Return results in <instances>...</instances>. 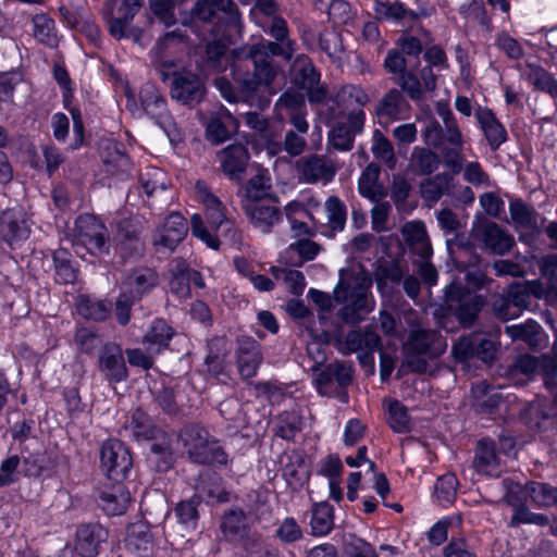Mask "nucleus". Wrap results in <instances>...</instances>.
Returning <instances> with one entry per match:
<instances>
[{"instance_id": "obj_1", "label": "nucleus", "mask_w": 557, "mask_h": 557, "mask_svg": "<svg viewBox=\"0 0 557 557\" xmlns=\"http://www.w3.org/2000/svg\"><path fill=\"white\" fill-rule=\"evenodd\" d=\"M296 51L295 41L265 40L242 48L232 65V76L246 101H251L273 84L277 70L272 57L290 61Z\"/></svg>"}, {"instance_id": "obj_2", "label": "nucleus", "mask_w": 557, "mask_h": 557, "mask_svg": "<svg viewBox=\"0 0 557 557\" xmlns=\"http://www.w3.org/2000/svg\"><path fill=\"white\" fill-rule=\"evenodd\" d=\"M422 137L428 146L441 152L445 166L453 174L461 172L465 137L458 122L441 124L437 120L431 119L422 131Z\"/></svg>"}, {"instance_id": "obj_3", "label": "nucleus", "mask_w": 557, "mask_h": 557, "mask_svg": "<svg viewBox=\"0 0 557 557\" xmlns=\"http://www.w3.org/2000/svg\"><path fill=\"white\" fill-rule=\"evenodd\" d=\"M180 442L191 462L225 466L227 455L214 436L199 424H188L180 433Z\"/></svg>"}, {"instance_id": "obj_4", "label": "nucleus", "mask_w": 557, "mask_h": 557, "mask_svg": "<svg viewBox=\"0 0 557 557\" xmlns=\"http://www.w3.org/2000/svg\"><path fill=\"white\" fill-rule=\"evenodd\" d=\"M72 246L82 258H84L83 251L94 257L109 255L111 245L107 226L92 214H81L75 220Z\"/></svg>"}, {"instance_id": "obj_5", "label": "nucleus", "mask_w": 557, "mask_h": 557, "mask_svg": "<svg viewBox=\"0 0 557 557\" xmlns=\"http://www.w3.org/2000/svg\"><path fill=\"white\" fill-rule=\"evenodd\" d=\"M334 298L338 304L345 306L338 311V315L346 323H358L363 315L371 310L368 289L357 283L350 286L343 281L334 288Z\"/></svg>"}, {"instance_id": "obj_6", "label": "nucleus", "mask_w": 557, "mask_h": 557, "mask_svg": "<svg viewBox=\"0 0 557 557\" xmlns=\"http://www.w3.org/2000/svg\"><path fill=\"white\" fill-rule=\"evenodd\" d=\"M445 299L456 306V317L463 325H471L485 304L482 295L470 292L460 282L453 281L444 289Z\"/></svg>"}, {"instance_id": "obj_7", "label": "nucleus", "mask_w": 557, "mask_h": 557, "mask_svg": "<svg viewBox=\"0 0 557 557\" xmlns=\"http://www.w3.org/2000/svg\"><path fill=\"white\" fill-rule=\"evenodd\" d=\"M100 460L106 475L116 483L125 480L133 467L129 450L117 440H109L102 444Z\"/></svg>"}, {"instance_id": "obj_8", "label": "nucleus", "mask_w": 557, "mask_h": 557, "mask_svg": "<svg viewBox=\"0 0 557 557\" xmlns=\"http://www.w3.org/2000/svg\"><path fill=\"white\" fill-rule=\"evenodd\" d=\"M139 97L146 114L166 133L171 141H180L181 135L168 111L166 101L158 89L152 85L146 86L140 90Z\"/></svg>"}, {"instance_id": "obj_9", "label": "nucleus", "mask_w": 557, "mask_h": 557, "mask_svg": "<svg viewBox=\"0 0 557 557\" xmlns=\"http://www.w3.org/2000/svg\"><path fill=\"white\" fill-rule=\"evenodd\" d=\"M451 255L457 270L463 273V280L469 287L480 289L490 282L486 276L487 263L470 246H459Z\"/></svg>"}, {"instance_id": "obj_10", "label": "nucleus", "mask_w": 557, "mask_h": 557, "mask_svg": "<svg viewBox=\"0 0 557 557\" xmlns=\"http://www.w3.org/2000/svg\"><path fill=\"white\" fill-rule=\"evenodd\" d=\"M143 225L137 219H123L117 223L116 232L113 236V246L123 259L139 257L145 249L141 239Z\"/></svg>"}, {"instance_id": "obj_11", "label": "nucleus", "mask_w": 557, "mask_h": 557, "mask_svg": "<svg viewBox=\"0 0 557 557\" xmlns=\"http://www.w3.org/2000/svg\"><path fill=\"white\" fill-rule=\"evenodd\" d=\"M366 114L363 110L349 111L346 122L336 123L329 132L327 148L337 151H350L356 135L363 129Z\"/></svg>"}, {"instance_id": "obj_12", "label": "nucleus", "mask_w": 557, "mask_h": 557, "mask_svg": "<svg viewBox=\"0 0 557 557\" xmlns=\"http://www.w3.org/2000/svg\"><path fill=\"white\" fill-rule=\"evenodd\" d=\"M472 237L493 255L504 256L515 245V238L496 222L483 221L472 228Z\"/></svg>"}, {"instance_id": "obj_13", "label": "nucleus", "mask_w": 557, "mask_h": 557, "mask_svg": "<svg viewBox=\"0 0 557 557\" xmlns=\"http://www.w3.org/2000/svg\"><path fill=\"white\" fill-rule=\"evenodd\" d=\"M297 170L301 182L307 184H327L336 175L337 169L333 160L323 154H308L297 161Z\"/></svg>"}, {"instance_id": "obj_14", "label": "nucleus", "mask_w": 557, "mask_h": 557, "mask_svg": "<svg viewBox=\"0 0 557 557\" xmlns=\"http://www.w3.org/2000/svg\"><path fill=\"white\" fill-rule=\"evenodd\" d=\"M188 226L185 218L178 212L170 213L162 225L152 235V245L160 251L172 252L185 238Z\"/></svg>"}, {"instance_id": "obj_15", "label": "nucleus", "mask_w": 557, "mask_h": 557, "mask_svg": "<svg viewBox=\"0 0 557 557\" xmlns=\"http://www.w3.org/2000/svg\"><path fill=\"white\" fill-rule=\"evenodd\" d=\"M352 381V368L344 362L329 363L319 370L314 377L318 393L322 396H332L337 387H346Z\"/></svg>"}, {"instance_id": "obj_16", "label": "nucleus", "mask_w": 557, "mask_h": 557, "mask_svg": "<svg viewBox=\"0 0 557 557\" xmlns=\"http://www.w3.org/2000/svg\"><path fill=\"white\" fill-rule=\"evenodd\" d=\"M98 369L111 383H120L127 379V367L120 345L106 343L102 346L98 356Z\"/></svg>"}, {"instance_id": "obj_17", "label": "nucleus", "mask_w": 557, "mask_h": 557, "mask_svg": "<svg viewBox=\"0 0 557 557\" xmlns=\"http://www.w3.org/2000/svg\"><path fill=\"white\" fill-rule=\"evenodd\" d=\"M203 81L196 74L185 72L174 75L171 84V97L177 102L194 107L205 96Z\"/></svg>"}, {"instance_id": "obj_18", "label": "nucleus", "mask_w": 557, "mask_h": 557, "mask_svg": "<svg viewBox=\"0 0 557 557\" xmlns=\"http://www.w3.org/2000/svg\"><path fill=\"white\" fill-rule=\"evenodd\" d=\"M381 346V337L374 331L366 329L363 332H348L345 339L338 343V351L343 355L360 351L358 358L361 363H366L372 352L379 350Z\"/></svg>"}, {"instance_id": "obj_19", "label": "nucleus", "mask_w": 557, "mask_h": 557, "mask_svg": "<svg viewBox=\"0 0 557 557\" xmlns=\"http://www.w3.org/2000/svg\"><path fill=\"white\" fill-rule=\"evenodd\" d=\"M159 283L157 272L150 268L139 267L129 270L121 283V292L131 299L139 301Z\"/></svg>"}, {"instance_id": "obj_20", "label": "nucleus", "mask_w": 557, "mask_h": 557, "mask_svg": "<svg viewBox=\"0 0 557 557\" xmlns=\"http://www.w3.org/2000/svg\"><path fill=\"white\" fill-rule=\"evenodd\" d=\"M406 348L424 354L428 358L433 359L445 351L446 342L437 331L424 329L417 324L410 327Z\"/></svg>"}, {"instance_id": "obj_21", "label": "nucleus", "mask_w": 557, "mask_h": 557, "mask_svg": "<svg viewBox=\"0 0 557 557\" xmlns=\"http://www.w3.org/2000/svg\"><path fill=\"white\" fill-rule=\"evenodd\" d=\"M30 227L21 208L4 210L0 215V236L11 247L28 238Z\"/></svg>"}, {"instance_id": "obj_22", "label": "nucleus", "mask_w": 557, "mask_h": 557, "mask_svg": "<svg viewBox=\"0 0 557 557\" xmlns=\"http://www.w3.org/2000/svg\"><path fill=\"white\" fill-rule=\"evenodd\" d=\"M472 467L475 473L481 476L497 478L502 474L503 465L494 441L483 438L478 442Z\"/></svg>"}, {"instance_id": "obj_23", "label": "nucleus", "mask_w": 557, "mask_h": 557, "mask_svg": "<svg viewBox=\"0 0 557 557\" xmlns=\"http://www.w3.org/2000/svg\"><path fill=\"white\" fill-rule=\"evenodd\" d=\"M234 4L232 0H197L194 4L188 20L182 23L197 32L198 23L211 25L218 12H232Z\"/></svg>"}, {"instance_id": "obj_24", "label": "nucleus", "mask_w": 557, "mask_h": 557, "mask_svg": "<svg viewBox=\"0 0 557 557\" xmlns=\"http://www.w3.org/2000/svg\"><path fill=\"white\" fill-rule=\"evenodd\" d=\"M161 433L162 431L152 424L149 416L141 409L134 410L126 418L120 430V434L123 437H128L136 442L154 440Z\"/></svg>"}, {"instance_id": "obj_25", "label": "nucleus", "mask_w": 557, "mask_h": 557, "mask_svg": "<svg viewBox=\"0 0 557 557\" xmlns=\"http://www.w3.org/2000/svg\"><path fill=\"white\" fill-rule=\"evenodd\" d=\"M474 115L490 148L496 151L508 139L506 128L487 107L479 104Z\"/></svg>"}, {"instance_id": "obj_26", "label": "nucleus", "mask_w": 557, "mask_h": 557, "mask_svg": "<svg viewBox=\"0 0 557 557\" xmlns=\"http://www.w3.org/2000/svg\"><path fill=\"white\" fill-rule=\"evenodd\" d=\"M107 537L108 532L100 524H82L76 531L75 550L83 557H95L99 554V547Z\"/></svg>"}, {"instance_id": "obj_27", "label": "nucleus", "mask_w": 557, "mask_h": 557, "mask_svg": "<svg viewBox=\"0 0 557 557\" xmlns=\"http://www.w3.org/2000/svg\"><path fill=\"white\" fill-rule=\"evenodd\" d=\"M218 158L225 175L231 180H242L249 159V153L244 145H230L219 152Z\"/></svg>"}, {"instance_id": "obj_28", "label": "nucleus", "mask_w": 557, "mask_h": 557, "mask_svg": "<svg viewBox=\"0 0 557 557\" xmlns=\"http://www.w3.org/2000/svg\"><path fill=\"white\" fill-rule=\"evenodd\" d=\"M129 500V492L121 482L106 486L99 492L97 497L99 507L109 516L123 515L128 507Z\"/></svg>"}, {"instance_id": "obj_29", "label": "nucleus", "mask_w": 557, "mask_h": 557, "mask_svg": "<svg viewBox=\"0 0 557 557\" xmlns=\"http://www.w3.org/2000/svg\"><path fill=\"white\" fill-rule=\"evenodd\" d=\"M260 345L252 339L242 342L236 351L237 370L243 380L253 377L262 362Z\"/></svg>"}, {"instance_id": "obj_30", "label": "nucleus", "mask_w": 557, "mask_h": 557, "mask_svg": "<svg viewBox=\"0 0 557 557\" xmlns=\"http://www.w3.org/2000/svg\"><path fill=\"white\" fill-rule=\"evenodd\" d=\"M271 200L244 205L243 210L255 227L263 233L271 232V228L281 220L278 208L271 203Z\"/></svg>"}, {"instance_id": "obj_31", "label": "nucleus", "mask_w": 557, "mask_h": 557, "mask_svg": "<svg viewBox=\"0 0 557 557\" xmlns=\"http://www.w3.org/2000/svg\"><path fill=\"white\" fill-rule=\"evenodd\" d=\"M152 441L147 456L148 462L156 471L165 472L173 467L175 460L172 438L162 432Z\"/></svg>"}, {"instance_id": "obj_32", "label": "nucleus", "mask_w": 557, "mask_h": 557, "mask_svg": "<svg viewBox=\"0 0 557 557\" xmlns=\"http://www.w3.org/2000/svg\"><path fill=\"white\" fill-rule=\"evenodd\" d=\"M125 547L137 557H151L154 544L149 528L144 523L133 524L128 529Z\"/></svg>"}, {"instance_id": "obj_33", "label": "nucleus", "mask_w": 557, "mask_h": 557, "mask_svg": "<svg viewBox=\"0 0 557 557\" xmlns=\"http://www.w3.org/2000/svg\"><path fill=\"white\" fill-rule=\"evenodd\" d=\"M77 313L86 320L106 321L112 312V304L90 295H79L75 302Z\"/></svg>"}, {"instance_id": "obj_34", "label": "nucleus", "mask_w": 557, "mask_h": 557, "mask_svg": "<svg viewBox=\"0 0 557 557\" xmlns=\"http://www.w3.org/2000/svg\"><path fill=\"white\" fill-rule=\"evenodd\" d=\"M220 529L226 541L237 542L251 527L247 513L242 508H232L224 512Z\"/></svg>"}, {"instance_id": "obj_35", "label": "nucleus", "mask_w": 557, "mask_h": 557, "mask_svg": "<svg viewBox=\"0 0 557 557\" xmlns=\"http://www.w3.org/2000/svg\"><path fill=\"white\" fill-rule=\"evenodd\" d=\"M173 335V329L163 319H156L146 332L143 344L148 352L159 354L169 346Z\"/></svg>"}, {"instance_id": "obj_36", "label": "nucleus", "mask_w": 557, "mask_h": 557, "mask_svg": "<svg viewBox=\"0 0 557 557\" xmlns=\"http://www.w3.org/2000/svg\"><path fill=\"white\" fill-rule=\"evenodd\" d=\"M523 75L535 89L546 92L554 99H557V79L543 66L527 61L523 69Z\"/></svg>"}, {"instance_id": "obj_37", "label": "nucleus", "mask_w": 557, "mask_h": 557, "mask_svg": "<svg viewBox=\"0 0 557 557\" xmlns=\"http://www.w3.org/2000/svg\"><path fill=\"white\" fill-rule=\"evenodd\" d=\"M270 180L263 174H257L251 177L248 183L238 190L242 207L250 202V205L270 200L271 197Z\"/></svg>"}, {"instance_id": "obj_38", "label": "nucleus", "mask_w": 557, "mask_h": 557, "mask_svg": "<svg viewBox=\"0 0 557 557\" xmlns=\"http://www.w3.org/2000/svg\"><path fill=\"white\" fill-rule=\"evenodd\" d=\"M310 528L314 536L327 535L334 528V508L327 502L312 505L310 510Z\"/></svg>"}, {"instance_id": "obj_39", "label": "nucleus", "mask_w": 557, "mask_h": 557, "mask_svg": "<svg viewBox=\"0 0 557 557\" xmlns=\"http://www.w3.org/2000/svg\"><path fill=\"white\" fill-rule=\"evenodd\" d=\"M440 156L430 148L414 147L409 159V166L414 174L430 175L440 166Z\"/></svg>"}, {"instance_id": "obj_40", "label": "nucleus", "mask_w": 557, "mask_h": 557, "mask_svg": "<svg viewBox=\"0 0 557 557\" xmlns=\"http://www.w3.org/2000/svg\"><path fill=\"white\" fill-rule=\"evenodd\" d=\"M334 101L343 113L346 110H363L369 102L367 92L358 85H345L335 95Z\"/></svg>"}, {"instance_id": "obj_41", "label": "nucleus", "mask_w": 557, "mask_h": 557, "mask_svg": "<svg viewBox=\"0 0 557 557\" xmlns=\"http://www.w3.org/2000/svg\"><path fill=\"white\" fill-rule=\"evenodd\" d=\"M324 208L327 219V231L324 234L333 237L345 228L347 209L345 203L336 196H330L324 203Z\"/></svg>"}, {"instance_id": "obj_42", "label": "nucleus", "mask_w": 557, "mask_h": 557, "mask_svg": "<svg viewBox=\"0 0 557 557\" xmlns=\"http://www.w3.org/2000/svg\"><path fill=\"white\" fill-rule=\"evenodd\" d=\"M509 214L517 231L531 230L536 226L537 212L521 199H512L509 202Z\"/></svg>"}, {"instance_id": "obj_43", "label": "nucleus", "mask_w": 557, "mask_h": 557, "mask_svg": "<svg viewBox=\"0 0 557 557\" xmlns=\"http://www.w3.org/2000/svg\"><path fill=\"white\" fill-rule=\"evenodd\" d=\"M54 268V281L59 284H73L77 272L72 264V256L69 250L59 248L52 252Z\"/></svg>"}, {"instance_id": "obj_44", "label": "nucleus", "mask_w": 557, "mask_h": 557, "mask_svg": "<svg viewBox=\"0 0 557 557\" xmlns=\"http://www.w3.org/2000/svg\"><path fill=\"white\" fill-rule=\"evenodd\" d=\"M373 11L377 20L393 23H403L409 21V9L405 3L396 0H374Z\"/></svg>"}, {"instance_id": "obj_45", "label": "nucleus", "mask_w": 557, "mask_h": 557, "mask_svg": "<svg viewBox=\"0 0 557 557\" xmlns=\"http://www.w3.org/2000/svg\"><path fill=\"white\" fill-rule=\"evenodd\" d=\"M406 106L407 102L403 92L396 88H392L380 100L376 108V114L380 117L396 120L403 113Z\"/></svg>"}, {"instance_id": "obj_46", "label": "nucleus", "mask_w": 557, "mask_h": 557, "mask_svg": "<svg viewBox=\"0 0 557 557\" xmlns=\"http://www.w3.org/2000/svg\"><path fill=\"white\" fill-rule=\"evenodd\" d=\"M529 500L539 508L557 507V487L543 482L528 483Z\"/></svg>"}, {"instance_id": "obj_47", "label": "nucleus", "mask_w": 557, "mask_h": 557, "mask_svg": "<svg viewBox=\"0 0 557 557\" xmlns=\"http://www.w3.org/2000/svg\"><path fill=\"white\" fill-rule=\"evenodd\" d=\"M301 431V417L295 411H283L275 419L274 435L293 441Z\"/></svg>"}, {"instance_id": "obj_48", "label": "nucleus", "mask_w": 557, "mask_h": 557, "mask_svg": "<svg viewBox=\"0 0 557 557\" xmlns=\"http://www.w3.org/2000/svg\"><path fill=\"white\" fill-rule=\"evenodd\" d=\"M73 343L79 352L86 355L94 354L104 345L101 335L96 330L86 326L76 329Z\"/></svg>"}, {"instance_id": "obj_49", "label": "nucleus", "mask_w": 557, "mask_h": 557, "mask_svg": "<svg viewBox=\"0 0 557 557\" xmlns=\"http://www.w3.org/2000/svg\"><path fill=\"white\" fill-rule=\"evenodd\" d=\"M295 82L302 89L312 88L320 83V73L306 55H299L294 64Z\"/></svg>"}, {"instance_id": "obj_50", "label": "nucleus", "mask_w": 557, "mask_h": 557, "mask_svg": "<svg viewBox=\"0 0 557 557\" xmlns=\"http://www.w3.org/2000/svg\"><path fill=\"white\" fill-rule=\"evenodd\" d=\"M34 37L41 44L54 47L58 44V36L54 28V21L47 14H37L33 17Z\"/></svg>"}, {"instance_id": "obj_51", "label": "nucleus", "mask_w": 557, "mask_h": 557, "mask_svg": "<svg viewBox=\"0 0 557 557\" xmlns=\"http://www.w3.org/2000/svg\"><path fill=\"white\" fill-rule=\"evenodd\" d=\"M371 151L374 157L383 161L388 169H395L397 159L395 157L394 147L380 129H375L373 133Z\"/></svg>"}, {"instance_id": "obj_52", "label": "nucleus", "mask_w": 557, "mask_h": 557, "mask_svg": "<svg viewBox=\"0 0 557 557\" xmlns=\"http://www.w3.org/2000/svg\"><path fill=\"white\" fill-rule=\"evenodd\" d=\"M379 168L369 164L361 173L358 181V191L361 196L375 201L379 197Z\"/></svg>"}, {"instance_id": "obj_53", "label": "nucleus", "mask_w": 557, "mask_h": 557, "mask_svg": "<svg viewBox=\"0 0 557 557\" xmlns=\"http://www.w3.org/2000/svg\"><path fill=\"white\" fill-rule=\"evenodd\" d=\"M460 14L478 23L485 32L493 30L492 17L487 13L482 0H472L468 4L460 7Z\"/></svg>"}, {"instance_id": "obj_54", "label": "nucleus", "mask_w": 557, "mask_h": 557, "mask_svg": "<svg viewBox=\"0 0 557 557\" xmlns=\"http://www.w3.org/2000/svg\"><path fill=\"white\" fill-rule=\"evenodd\" d=\"M502 485L505 491L503 502L510 506L512 511L527 504L529 499L528 483L522 486L510 479H504Z\"/></svg>"}, {"instance_id": "obj_55", "label": "nucleus", "mask_w": 557, "mask_h": 557, "mask_svg": "<svg viewBox=\"0 0 557 557\" xmlns=\"http://www.w3.org/2000/svg\"><path fill=\"white\" fill-rule=\"evenodd\" d=\"M458 480L454 473L440 476L434 486V494L442 505L453 504L457 496Z\"/></svg>"}, {"instance_id": "obj_56", "label": "nucleus", "mask_w": 557, "mask_h": 557, "mask_svg": "<svg viewBox=\"0 0 557 557\" xmlns=\"http://www.w3.org/2000/svg\"><path fill=\"white\" fill-rule=\"evenodd\" d=\"M306 109L302 94L289 89L280 96L275 110L281 117Z\"/></svg>"}, {"instance_id": "obj_57", "label": "nucleus", "mask_w": 557, "mask_h": 557, "mask_svg": "<svg viewBox=\"0 0 557 557\" xmlns=\"http://www.w3.org/2000/svg\"><path fill=\"white\" fill-rule=\"evenodd\" d=\"M199 499L193 497L187 500H182L175 508V516L177 521L187 530H194L197 525L199 518L198 515Z\"/></svg>"}, {"instance_id": "obj_58", "label": "nucleus", "mask_w": 557, "mask_h": 557, "mask_svg": "<svg viewBox=\"0 0 557 557\" xmlns=\"http://www.w3.org/2000/svg\"><path fill=\"white\" fill-rule=\"evenodd\" d=\"M448 176L445 174H437L432 178L425 180L420 185L422 198L430 202H436L448 188Z\"/></svg>"}, {"instance_id": "obj_59", "label": "nucleus", "mask_w": 557, "mask_h": 557, "mask_svg": "<svg viewBox=\"0 0 557 557\" xmlns=\"http://www.w3.org/2000/svg\"><path fill=\"white\" fill-rule=\"evenodd\" d=\"M549 518L544 513H536L530 510L527 504L512 511L508 527L518 528L521 524H535L540 527L547 525Z\"/></svg>"}, {"instance_id": "obj_60", "label": "nucleus", "mask_w": 557, "mask_h": 557, "mask_svg": "<svg viewBox=\"0 0 557 557\" xmlns=\"http://www.w3.org/2000/svg\"><path fill=\"white\" fill-rule=\"evenodd\" d=\"M540 330L541 325L530 319L525 323L506 326L505 332L512 341H523L531 344L536 339Z\"/></svg>"}, {"instance_id": "obj_61", "label": "nucleus", "mask_w": 557, "mask_h": 557, "mask_svg": "<svg viewBox=\"0 0 557 557\" xmlns=\"http://www.w3.org/2000/svg\"><path fill=\"white\" fill-rule=\"evenodd\" d=\"M236 543H239L247 557H265L268 555L261 533L250 529Z\"/></svg>"}, {"instance_id": "obj_62", "label": "nucleus", "mask_w": 557, "mask_h": 557, "mask_svg": "<svg viewBox=\"0 0 557 557\" xmlns=\"http://www.w3.org/2000/svg\"><path fill=\"white\" fill-rule=\"evenodd\" d=\"M257 25L275 40L294 41L289 37L287 22L281 15H276L269 20H257Z\"/></svg>"}, {"instance_id": "obj_63", "label": "nucleus", "mask_w": 557, "mask_h": 557, "mask_svg": "<svg viewBox=\"0 0 557 557\" xmlns=\"http://www.w3.org/2000/svg\"><path fill=\"white\" fill-rule=\"evenodd\" d=\"M344 554L346 557H379L371 544L354 534L345 537Z\"/></svg>"}, {"instance_id": "obj_64", "label": "nucleus", "mask_w": 557, "mask_h": 557, "mask_svg": "<svg viewBox=\"0 0 557 557\" xmlns=\"http://www.w3.org/2000/svg\"><path fill=\"white\" fill-rule=\"evenodd\" d=\"M409 414L406 407L398 400H393L388 406V424L397 433H406L410 430Z\"/></svg>"}]
</instances>
